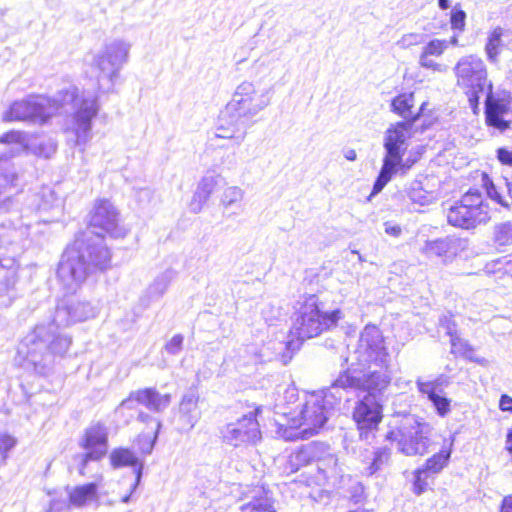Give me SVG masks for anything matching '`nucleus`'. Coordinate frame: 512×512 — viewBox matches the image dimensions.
<instances>
[{
  "mask_svg": "<svg viewBox=\"0 0 512 512\" xmlns=\"http://www.w3.org/2000/svg\"><path fill=\"white\" fill-rule=\"evenodd\" d=\"M98 310L89 302L75 299L61 300L50 323L39 324L27 334L18 348L16 363L28 371L47 374L57 358L65 356L72 339L61 328L94 318Z\"/></svg>",
  "mask_w": 512,
  "mask_h": 512,
  "instance_id": "f257e3e1",
  "label": "nucleus"
},
{
  "mask_svg": "<svg viewBox=\"0 0 512 512\" xmlns=\"http://www.w3.org/2000/svg\"><path fill=\"white\" fill-rule=\"evenodd\" d=\"M69 107L74 112L66 131L73 135L74 145L84 149L92 139V120L99 111L97 96L89 91H83L79 95L78 88L70 86L59 91L52 99L30 96L12 103L3 113L2 119L5 122L23 121L43 125L57 113H68Z\"/></svg>",
  "mask_w": 512,
  "mask_h": 512,
  "instance_id": "f03ea898",
  "label": "nucleus"
},
{
  "mask_svg": "<svg viewBox=\"0 0 512 512\" xmlns=\"http://www.w3.org/2000/svg\"><path fill=\"white\" fill-rule=\"evenodd\" d=\"M110 259V251L99 232L77 238L58 266L57 276L63 290L67 294L75 293L89 274L108 268Z\"/></svg>",
  "mask_w": 512,
  "mask_h": 512,
  "instance_id": "7ed1b4c3",
  "label": "nucleus"
},
{
  "mask_svg": "<svg viewBox=\"0 0 512 512\" xmlns=\"http://www.w3.org/2000/svg\"><path fill=\"white\" fill-rule=\"evenodd\" d=\"M54 209L59 210V204L49 187L27 194L20 219L17 222L10 221L0 225V253L12 259L19 255L33 228V224L30 221L24 222V219L29 217V213L48 212Z\"/></svg>",
  "mask_w": 512,
  "mask_h": 512,
  "instance_id": "20e7f679",
  "label": "nucleus"
},
{
  "mask_svg": "<svg viewBox=\"0 0 512 512\" xmlns=\"http://www.w3.org/2000/svg\"><path fill=\"white\" fill-rule=\"evenodd\" d=\"M333 384L327 391L305 393L301 403L289 412H284L290 428L300 431L293 435L297 438H309L319 432L327 422L334 405L342 399ZM292 438V435L289 436Z\"/></svg>",
  "mask_w": 512,
  "mask_h": 512,
  "instance_id": "39448f33",
  "label": "nucleus"
},
{
  "mask_svg": "<svg viewBox=\"0 0 512 512\" xmlns=\"http://www.w3.org/2000/svg\"><path fill=\"white\" fill-rule=\"evenodd\" d=\"M298 304L291 328V333L297 337L298 341L319 336L324 331L335 327L342 318V312L339 309L325 311L323 303L314 294L305 296Z\"/></svg>",
  "mask_w": 512,
  "mask_h": 512,
  "instance_id": "423d86ee",
  "label": "nucleus"
},
{
  "mask_svg": "<svg viewBox=\"0 0 512 512\" xmlns=\"http://www.w3.org/2000/svg\"><path fill=\"white\" fill-rule=\"evenodd\" d=\"M431 426L422 418L408 414L386 433L385 439L396 442L399 452L406 456L423 455L429 446Z\"/></svg>",
  "mask_w": 512,
  "mask_h": 512,
  "instance_id": "0eeeda50",
  "label": "nucleus"
},
{
  "mask_svg": "<svg viewBox=\"0 0 512 512\" xmlns=\"http://www.w3.org/2000/svg\"><path fill=\"white\" fill-rule=\"evenodd\" d=\"M348 368L386 367L389 354L384 345V338L380 329L375 325H366L362 330L357 346L345 359Z\"/></svg>",
  "mask_w": 512,
  "mask_h": 512,
  "instance_id": "6e6552de",
  "label": "nucleus"
},
{
  "mask_svg": "<svg viewBox=\"0 0 512 512\" xmlns=\"http://www.w3.org/2000/svg\"><path fill=\"white\" fill-rule=\"evenodd\" d=\"M457 85L468 96L471 107L476 108L480 95L492 92V84L487 78V70L483 60L476 55H467L459 59L454 67Z\"/></svg>",
  "mask_w": 512,
  "mask_h": 512,
  "instance_id": "1a4fd4ad",
  "label": "nucleus"
},
{
  "mask_svg": "<svg viewBox=\"0 0 512 512\" xmlns=\"http://www.w3.org/2000/svg\"><path fill=\"white\" fill-rule=\"evenodd\" d=\"M131 45L123 40L107 43L93 59V66L99 71L98 89L103 93L113 91L119 72L128 61Z\"/></svg>",
  "mask_w": 512,
  "mask_h": 512,
  "instance_id": "9d476101",
  "label": "nucleus"
},
{
  "mask_svg": "<svg viewBox=\"0 0 512 512\" xmlns=\"http://www.w3.org/2000/svg\"><path fill=\"white\" fill-rule=\"evenodd\" d=\"M490 219L489 206L478 189H470L447 211L450 225L461 229H474Z\"/></svg>",
  "mask_w": 512,
  "mask_h": 512,
  "instance_id": "9b49d317",
  "label": "nucleus"
},
{
  "mask_svg": "<svg viewBox=\"0 0 512 512\" xmlns=\"http://www.w3.org/2000/svg\"><path fill=\"white\" fill-rule=\"evenodd\" d=\"M260 412L261 407H257L235 421L223 425L219 430L222 442L234 448L256 445L261 440L260 426L257 421V415Z\"/></svg>",
  "mask_w": 512,
  "mask_h": 512,
  "instance_id": "f8f14e48",
  "label": "nucleus"
},
{
  "mask_svg": "<svg viewBox=\"0 0 512 512\" xmlns=\"http://www.w3.org/2000/svg\"><path fill=\"white\" fill-rule=\"evenodd\" d=\"M270 102L269 90H258L254 83L243 81L236 87L226 107L229 113L251 119L269 106Z\"/></svg>",
  "mask_w": 512,
  "mask_h": 512,
  "instance_id": "ddd939ff",
  "label": "nucleus"
},
{
  "mask_svg": "<svg viewBox=\"0 0 512 512\" xmlns=\"http://www.w3.org/2000/svg\"><path fill=\"white\" fill-rule=\"evenodd\" d=\"M387 367H379V370L371 368L355 367L347 368L335 380L336 388H354L368 391V394L383 392L391 381Z\"/></svg>",
  "mask_w": 512,
  "mask_h": 512,
  "instance_id": "4468645a",
  "label": "nucleus"
},
{
  "mask_svg": "<svg viewBox=\"0 0 512 512\" xmlns=\"http://www.w3.org/2000/svg\"><path fill=\"white\" fill-rule=\"evenodd\" d=\"M412 124L408 122H397L390 125L383 137L384 156L382 160L383 178L394 169L401 161L409 146Z\"/></svg>",
  "mask_w": 512,
  "mask_h": 512,
  "instance_id": "2eb2a0df",
  "label": "nucleus"
},
{
  "mask_svg": "<svg viewBox=\"0 0 512 512\" xmlns=\"http://www.w3.org/2000/svg\"><path fill=\"white\" fill-rule=\"evenodd\" d=\"M90 227L98 229L99 233L108 234L112 238H123L128 230L120 224L119 212L109 200L96 201L91 212ZM96 231L92 233L95 234Z\"/></svg>",
  "mask_w": 512,
  "mask_h": 512,
  "instance_id": "dca6fc26",
  "label": "nucleus"
},
{
  "mask_svg": "<svg viewBox=\"0 0 512 512\" xmlns=\"http://www.w3.org/2000/svg\"><path fill=\"white\" fill-rule=\"evenodd\" d=\"M353 419L360 431V438L368 440L382 420V405L376 394H367L356 403Z\"/></svg>",
  "mask_w": 512,
  "mask_h": 512,
  "instance_id": "f3484780",
  "label": "nucleus"
},
{
  "mask_svg": "<svg viewBox=\"0 0 512 512\" xmlns=\"http://www.w3.org/2000/svg\"><path fill=\"white\" fill-rule=\"evenodd\" d=\"M243 120L242 117L229 113L225 107L216 126L214 138L230 140L234 145L240 146L247 135Z\"/></svg>",
  "mask_w": 512,
  "mask_h": 512,
  "instance_id": "a211bd4d",
  "label": "nucleus"
},
{
  "mask_svg": "<svg viewBox=\"0 0 512 512\" xmlns=\"http://www.w3.org/2000/svg\"><path fill=\"white\" fill-rule=\"evenodd\" d=\"M79 446L88 452V457L101 459L108 450V431L100 423L93 424L85 429L79 441Z\"/></svg>",
  "mask_w": 512,
  "mask_h": 512,
  "instance_id": "6ab92c4d",
  "label": "nucleus"
},
{
  "mask_svg": "<svg viewBox=\"0 0 512 512\" xmlns=\"http://www.w3.org/2000/svg\"><path fill=\"white\" fill-rule=\"evenodd\" d=\"M464 247L465 245L462 239L447 236L426 241L421 248V252L428 258L439 257L443 260H447L455 257Z\"/></svg>",
  "mask_w": 512,
  "mask_h": 512,
  "instance_id": "aec40b11",
  "label": "nucleus"
},
{
  "mask_svg": "<svg viewBox=\"0 0 512 512\" xmlns=\"http://www.w3.org/2000/svg\"><path fill=\"white\" fill-rule=\"evenodd\" d=\"M326 452V444L323 442H311L295 450L288 458L285 472L295 473L301 467L316 462L317 457Z\"/></svg>",
  "mask_w": 512,
  "mask_h": 512,
  "instance_id": "412c9836",
  "label": "nucleus"
},
{
  "mask_svg": "<svg viewBox=\"0 0 512 512\" xmlns=\"http://www.w3.org/2000/svg\"><path fill=\"white\" fill-rule=\"evenodd\" d=\"M509 113L508 104L500 99L494 98L491 93L486 94L485 120L489 127L499 132H504L510 127V120L506 119Z\"/></svg>",
  "mask_w": 512,
  "mask_h": 512,
  "instance_id": "4be33fe9",
  "label": "nucleus"
},
{
  "mask_svg": "<svg viewBox=\"0 0 512 512\" xmlns=\"http://www.w3.org/2000/svg\"><path fill=\"white\" fill-rule=\"evenodd\" d=\"M199 399V394L194 390H190L182 396L178 409V421L182 430L190 431L200 420Z\"/></svg>",
  "mask_w": 512,
  "mask_h": 512,
  "instance_id": "5701e85b",
  "label": "nucleus"
},
{
  "mask_svg": "<svg viewBox=\"0 0 512 512\" xmlns=\"http://www.w3.org/2000/svg\"><path fill=\"white\" fill-rule=\"evenodd\" d=\"M317 482H331L336 484L338 480L343 479L342 468L338 465V459L330 451V447L326 444V452L317 457Z\"/></svg>",
  "mask_w": 512,
  "mask_h": 512,
  "instance_id": "b1692460",
  "label": "nucleus"
},
{
  "mask_svg": "<svg viewBox=\"0 0 512 512\" xmlns=\"http://www.w3.org/2000/svg\"><path fill=\"white\" fill-rule=\"evenodd\" d=\"M110 464L114 469L122 467H132L136 475L135 483L133 485L134 490L141 481L143 472V462L135 455L133 451L128 448H116L110 453Z\"/></svg>",
  "mask_w": 512,
  "mask_h": 512,
  "instance_id": "393cba45",
  "label": "nucleus"
},
{
  "mask_svg": "<svg viewBox=\"0 0 512 512\" xmlns=\"http://www.w3.org/2000/svg\"><path fill=\"white\" fill-rule=\"evenodd\" d=\"M240 512H277L271 494L264 488H254L246 501L240 506Z\"/></svg>",
  "mask_w": 512,
  "mask_h": 512,
  "instance_id": "a878e982",
  "label": "nucleus"
},
{
  "mask_svg": "<svg viewBox=\"0 0 512 512\" xmlns=\"http://www.w3.org/2000/svg\"><path fill=\"white\" fill-rule=\"evenodd\" d=\"M134 397L139 404L156 413L164 411L171 403L170 394H161L155 388L136 390Z\"/></svg>",
  "mask_w": 512,
  "mask_h": 512,
  "instance_id": "bb28decb",
  "label": "nucleus"
},
{
  "mask_svg": "<svg viewBox=\"0 0 512 512\" xmlns=\"http://www.w3.org/2000/svg\"><path fill=\"white\" fill-rule=\"evenodd\" d=\"M218 183V177L212 175L204 176L200 180L190 203V209L192 212L198 213L202 210L204 204L217 189Z\"/></svg>",
  "mask_w": 512,
  "mask_h": 512,
  "instance_id": "cd10ccee",
  "label": "nucleus"
},
{
  "mask_svg": "<svg viewBox=\"0 0 512 512\" xmlns=\"http://www.w3.org/2000/svg\"><path fill=\"white\" fill-rule=\"evenodd\" d=\"M418 390L421 394L426 395L429 401L435 407L437 413L440 416H445L450 411V400L445 396L437 393L438 384L435 381L423 382L418 379L417 382Z\"/></svg>",
  "mask_w": 512,
  "mask_h": 512,
  "instance_id": "c85d7f7f",
  "label": "nucleus"
},
{
  "mask_svg": "<svg viewBox=\"0 0 512 512\" xmlns=\"http://www.w3.org/2000/svg\"><path fill=\"white\" fill-rule=\"evenodd\" d=\"M299 347L298 341H271L265 348L261 350V355L266 358L267 361L280 359L283 364H286L291 359L290 351H294Z\"/></svg>",
  "mask_w": 512,
  "mask_h": 512,
  "instance_id": "c756f323",
  "label": "nucleus"
},
{
  "mask_svg": "<svg viewBox=\"0 0 512 512\" xmlns=\"http://www.w3.org/2000/svg\"><path fill=\"white\" fill-rule=\"evenodd\" d=\"M413 104V93H404L398 95L392 100L391 107L393 112L397 113L402 118L408 120V123L413 124V122L418 118V114H414V112L412 111Z\"/></svg>",
  "mask_w": 512,
  "mask_h": 512,
  "instance_id": "7c9ffc66",
  "label": "nucleus"
},
{
  "mask_svg": "<svg viewBox=\"0 0 512 512\" xmlns=\"http://www.w3.org/2000/svg\"><path fill=\"white\" fill-rule=\"evenodd\" d=\"M97 498V485L95 483L76 486L69 493L70 503L77 507L87 505L97 500Z\"/></svg>",
  "mask_w": 512,
  "mask_h": 512,
  "instance_id": "2f4dec72",
  "label": "nucleus"
},
{
  "mask_svg": "<svg viewBox=\"0 0 512 512\" xmlns=\"http://www.w3.org/2000/svg\"><path fill=\"white\" fill-rule=\"evenodd\" d=\"M404 156H401V161L399 164H396L394 169L390 171L386 177L383 176V166L380 169L379 175L373 185L372 194L379 193L392 179V177L397 174L399 171L402 172V174H405L415 163L416 160H411L410 158H407L406 160L403 159Z\"/></svg>",
  "mask_w": 512,
  "mask_h": 512,
  "instance_id": "473e14b6",
  "label": "nucleus"
},
{
  "mask_svg": "<svg viewBox=\"0 0 512 512\" xmlns=\"http://www.w3.org/2000/svg\"><path fill=\"white\" fill-rule=\"evenodd\" d=\"M391 450L387 447L378 448L370 452L367 457V467L365 471L368 475H373L389 462Z\"/></svg>",
  "mask_w": 512,
  "mask_h": 512,
  "instance_id": "72a5a7b5",
  "label": "nucleus"
},
{
  "mask_svg": "<svg viewBox=\"0 0 512 512\" xmlns=\"http://www.w3.org/2000/svg\"><path fill=\"white\" fill-rule=\"evenodd\" d=\"M408 198L412 203L426 206L433 202L434 196L432 193L426 191L420 181H413L407 191Z\"/></svg>",
  "mask_w": 512,
  "mask_h": 512,
  "instance_id": "f704fd0d",
  "label": "nucleus"
},
{
  "mask_svg": "<svg viewBox=\"0 0 512 512\" xmlns=\"http://www.w3.org/2000/svg\"><path fill=\"white\" fill-rule=\"evenodd\" d=\"M503 29L501 27L494 28L488 35L485 45L487 58L491 62H496L502 46Z\"/></svg>",
  "mask_w": 512,
  "mask_h": 512,
  "instance_id": "c9c22d12",
  "label": "nucleus"
},
{
  "mask_svg": "<svg viewBox=\"0 0 512 512\" xmlns=\"http://www.w3.org/2000/svg\"><path fill=\"white\" fill-rule=\"evenodd\" d=\"M483 183L486 187L487 195L491 199L495 200L497 203L504 207H509L512 204V182H508L506 180L507 197L510 199V201L506 197L502 196V194L498 191L496 186L486 174L483 175Z\"/></svg>",
  "mask_w": 512,
  "mask_h": 512,
  "instance_id": "e433bc0d",
  "label": "nucleus"
},
{
  "mask_svg": "<svg viewBox=\"0 0 512 512\" xmlns=\"http://www.w3.org/2000/svg\"><path fill=\"white\" fill-rule=\"evenodd\" d=\"M16 283L15 275L5 277L0 281V305L9 306L16 298Z\"/></svg>",
  "mask_w": 512,
  "mask_h": 512,
  "instance_id": "4c0bfd02",
  "label": "nucleus"
},
{
  "mask_svg": "<svg viewBox=\"0 0 512 512\" xmlns=\"http://www.w3.org/2000/svg\"><path fill=\"white\" fill-rule=\"evenodd\" d=\"M450 455L451 448H443L440 452L427 459L423 469L430 474L439 473L447 465Z\"/></svg>",
  "mask_w": 512,
  "mask_h": 512,
  "instance_id": "58836bf2",
  "label": "nucleus"
},
{
  "mask_svg": "<svg viewBox=\"0 0 512 512\" xmlns=\"http://www.w3.org/2000/svg\"><path fill=\"white\" fill-rule=\"evenodd\" d=\"M174 272L172 270H166L159 275L149 287V293L152 297L159 298L167 290L170 282L174 278Z\"/></svg>",
  "mask_w": 512,
  "mask_h": 512,
  "instance_id": "ea45409f",
  "label": "nucleus"
},
{
  "mask_svg": "<svg viewBox=\"0 0 512 512\" xmlns=\"http://www.w3.org/2000/svg\"><path fill=\"white\" fill-rule=\"evenodd\" d=\"M244 198V191L238 186H229L227 187L220 198V204L228 209L231 206H234L240 203Z\"/></svg>",
  "mask_w": 512,
  "mask_h": 512,
  "instance_id": "a19ab883",
  "label": "nucleus"
},
{
  "mask_svg": "<svg viewBox=\"0 0 512 512\" xmlns=\"http://www.w3.org/2000/svg\"><path fill=\"white\" fill-rule=\"evenodd\" d=\"M494 241L499 246L512 245V222H503L494 227Z\"/></svg>",
  "mask_w": 512,
  "mask_h": 512,
  "instance_id": "79ce46f5",
  "label": "nucleus"
},
{
  "mask_svg": "<svg viewBox=\"0 0 512 512\" xmlns=\"http://www.w3.org/2000/svg\"><path fill=\"white\" fill-rule=\"evenodd\" d=\"M448 43L446 40L433 39L429 41L424 47L420 56L432 58V56L439 57L447 49Z\"/></svg>",
  "mask_w": 512,
  "mask_h": 512,
  "instance_id": "37998d69",
  "label": "nucleus"
},
{
  "mask_svg": "<svg viewBox=\"0 0 512 512\" xmlns=\"http://www.w3.org/2000/svg\"><path fill=\"white\" fill-rule=\"evenodd\" d=\"M447 334L450 336L451 352L465 354L470 347L466 341L461 339L451 326H447Z\"/></svg>",
  "mask_w": 512,
  "mask_h": 512,
  "instance_id": "c03bdc74",
  "label": "nucleus"
},
{
  "mask_svg": "<svg viewBox=\"0 0 512 512\" xmlns=\"http://www.w3.org/2000/svg\"><path fill=\"white\" fill-rule=\"evenodd\" d=\"M428 472L424 470L423 468L417 469L414 472V482H413V491L417 495H421L423 492L426 491L428 487Z\"/></svg>",
  "mask_w": 512,
  "mask_h": 512,
  "instance_id": "a18cd8bd",
  "label": "nucleus"
},
{
  "mask_svg": "<svg viewBox=\"0 0 512 512\" xmlns=\"http://www.w3.org/2000/svg\"><path fill=\"white\" fill-rule=\"evenodd\" d=\"M419 64L423 68L430 69L432 71L439 72V73H446L448 71L447 65L438 63L434 59L426 57V56L419 57Z\"/></svg>",
  "mask_w": 512,
  "mask_h": 512,
  "instance_id": "49530a36",
  "label": "nucleus"
},
{
  "mask_svg": "<svg viewBox=\"0 0 512 512\" xmlns=\"http://www.w3.org/2000/svg\"><path fill=\"white\" fill-rule=\"evenodd\" d=\"M424 41V36L419 33H408L401 37L397 45L401 48H409L414 45L421 44Z\"/></svg>",
  "mask_w": 512,
  "mask_h": 512,
  "instance_id": "de8ad7c7",
  "label": "nucleus"
},
{
  "mask_svg": "<svg viewBox=\"0 0 512 512\" xmlns=\"http://www.w3.org/2000/svg\"><path fill=\"white\" fill-rule=\"evenodd\" d=\"M465 19L466 13L461 9L454 8L451 11L450 19L452 29L463 31L465 27Z\"/></svg>",
  "mask_w": 512,
  "mask_h": 512,
  "instance_id": "09e8293b",
  "label": "nucleus"
},
{
  "mask_svg": "<svg viewBox=\"0 0 512 512\" xmlns=\"http://www.w3.org/2000/svg\"><path fill=\"white\" fill-rule=\"evenodd\" d=\"M16 439L8 434L0 435V454L3 456V460L7 458V452L14 448L16 445Z\"/></svg>",
  "mask_w": 512,
  "mask_h": 512,
  "instance_id": "8fccbe9b",
  "label": "nucleus"
},
{
  "mask_svg": "<svg viewBox=\"0 0 512 512\" xmlns=\"http://www.w3.org/2000/svg\"><path fill=\"white\" fill-rule=\"evenodd\" d=\"M183 340L184 338L181 334L174 335L165 345V350L172 355L178 354L182 350Z\"/></svg>",
  "mask_w": 512,
  "mask_h": 512,
  "instance_id": "3c124183",
  "label": "nucleus"
},
{
  "mask_svg": "<svg viewBox=\"0 0 512 512\" xmlns=\"http://www.w3.org/2000/svg\"><path fill=\"white\" fill-rule=\"evenodd\" d=\"M135 391L131 392L128 398L124 399L116 409V413L124 415L125 411L135 409L136 405L139 404L136 399Z\"/></svg>",
  "mask_w": 512,
  "mask_h": 512,
  "instance_id": "603ef678",
  "label": "nucleus"
},
{
  "mask_svg": "<svg viewBox=\"0 0 512 512\" xmlns=\"http://www.w3.org/2000/svg\"><path fill=\"white\" fill-rule=\"evenodd\" d=\"M349 481H351V485H350V498H351V500L355 504H357L363 498L364 487H363V485L360 482H358L356 480L349 479Z\"/></svg>",
  "mask_w": 512,
  "mask_h": 512,
  "instance_id": "864d4df0",
  "label": "nucleus"
},
{
  "mask_svg": "<svg viewBox=\"0 0 512 512\" xmlns=\"http://www.w3.org/2000/svg\"><path fill=\"white\" fill-rule=\"evenodd\" d=\"M25 141V135L19 131H10L0 137L2 143H16L22 145Z\"/></svg>",
  "mask_w": 512,
  "mask_h": 512,
  "instance_id": "5fc2aeb1",
  "label": "nucleus"
},
{
  "mask_svg": "<svg viewBox=\"0 0 512 512\" xmlns=\"http://www.w3.org/2000/svg\"><path fill=\"white\" fill-rule=\"evenodd\" d=\"M137 420L142 423H153L154 424V432H155V438L158 437L159 430L161 428V422L160 420L152 417L148 413L139 411L137 414Z\"/></svg>",
  "mask_w": 512,
  "mask_h": 512,
  "instance_id": "6e6d98bb",
  "label": "nucleus"
},
{
  "mask_svg": "<svg viewBox=\"0 0 512 512\" xmlns=\"http://www.w3.org/2000/svg\"><path fill=\"white\" fill-rule=\"evenodd\" d=\"M157 438L155 435L151 438L148 435L139 436L138 443L140 445V449L144 454H150L154 448V444Z\"/></svg>",
  "mask_w": 512,
  "mask_h": 512,
  "instance_id": "4d7b16f0",
  "label": "nucleus"
},
{
  "mask_svg": "<svg viewBox=\"0 0 512 512\" xmlns=\"http://www.w3.org/2000/svg\"><path fill=\"white\" fill-rule=\"evenodd\" d=\"M497 158L503 165L512 166V150L505 147L499 148Z\"/></svg>",
  "mask_w": 512,
  "mask_h": 512,
  "instance_id": "13d9d810",
  "label": "nucleus"
},
{
  "mask_svg": "<svg viewBox=\"0 0 512 512\" xmlns=\"http://www.w3.org/2000/svg\"><path fill=\"white\" fill-rule=\"evenodd\" d=\"M75 459L78 461L79 464V473L81 475H85V468L89 461H98L99 459H94L88 457V452L85 451V453L78 454Z\"/></svg>",
  "mask_w": 512,
  "mask_h": 512,
  "instance_id": "bf43d9fd",
  "label": "nucleus"
},
{
  "mask_svg": "<svg viewBox=\"0 0 512 512\" xmlns=\"http://www.w3.org/2000/svg\"><path fill=\"white\" fill-rule=\"evenodd\" d=\"M221 164L226 166L228 169L234 168L236 165L235 153H227L221 158Z\"/></svg>",
  "mask_w": 512,
  "mask_h": 512,
  "instance_id": "052dcab7",
  "label": "nucleus"
},
{
  "mask_svg": "<svg viewBox=\"0 0 512 512\" xmlns=\"http://www.w3.org/2000/svg\"><path fill=\"white\" fill-rule=\"evenodd\" d=\"M284 398L287 403H293L298 399V390L294 386L288 387L284 392Z\"/></svg>",
  "mask_w": 512,
  "mask_h": 512,
  "instance_id": "680f3d73",
  "label": "nucleus"
},
{
  "mask_svg": "<svg viewBox=\"0 0 512 512\" xmlns=\"http://www.w3.org/2000/svg\"><path fill=\"white\" fill-rule=\"evenodd\" d=\"M499 407L502 411L512 412V397L502 395L500 398Z\"/></svg>",
  "mask_w": 512,
  "mask_h": 512,
  "instance_id": "e2e57ef3",
  "label": "nucleus"
},
{
  "mask_svg": "<svg viewBox=\"0 0 512 512\" xmlns=\"http://www.w3.org/2000/svg\"><path fill=\"white\" fill-rule=\"evenodd\" d=\"M501 512H512V494L503 498Z\"/></svg>",
  "mask_w": 512,
  "mask_h": 512,
  "instance_id": "0e129e2a",
  "label": "nucleus"
},
{
  "mask_svg": "<svg viewBox=\"0 0 512 512\" xmlns=\"http://www.w3.org/2000/svg\"><path fill=\"white\" fill-rule=\"evenodd\" d=\"M385 232L394 237H398L401 234V228L398 225L385 224Z\"/></svg>",
  "mask_w": 512,
  "mask_h": 512,
  "instance_id": "69168bd1",
  "label": "nucleus"
},
{
  "mask_svg": "<svg viewBox=\"0 0 512 512\" xmlns=\"http://www.w3.org/2000/svg\"><path fill=\"white\" fill-rule=\"evenodd\" d=\"M344 157L349 161H355L357 158V153L354 149H348L344 152Z\"/></svg>",
  "mask_w": 512,
  "mask_h": 512,
  "instance_id": "338daca9",
  "label": "nucleus"
},
{
  "mask_svg": "<svg viewBox=\"0 0 512 512\" xmlns=\"http://www.w3.org/2000/svg\"><path fill=\"white\" fill-rule=\"evenodd\" d=\"M505 447L506 450L512 455V430L507 434Z\"/></svg>",
  "mask_w": 512,
  "mask_h": 512,
  "instance_id": "774afa93",
  "label": "nucleus"
}]
</instances>
